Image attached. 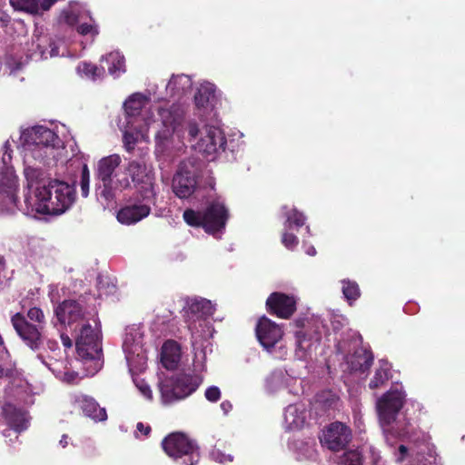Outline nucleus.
<instances>
[{"instance_id": "f257e3e1", "label": "nucleus", "mask_w": 465, "mask_h": 465, "mask_svg": "<svg viewBox=\"0 0 465 465\" xmlns=\"http://www.w3.org/2000/svg\"><path fill=\"white\" fill-rule=\"evenodd\" d=\"M59 132L35 125L21 133L20 150L26 185L20 211L26 215H59L75 201L74 185L59 180L45 181L44 167L64 161L65 149Z\"/></svg>"}, {"instance_id": "f03ea898", "label": "nucleus", "mask_w": 465, "mask_h": 465, "mask_svg": "<svg viewBox=\"0 0 465 465\" xmlns=\"http://www.w3.org/2000/svg\"><path fill=\"white\" fill-rule=\"evenodd\" d=\"M406 393L401 384H395L376 401V410L386 443L393 449L397 463L408 460L410 465H441L434 446L422 440L411 441L406 446L402 441L411 439L412 426L410 420L398 419L399 411L405 402Z\"/></svg>"}, {"instance_id": "7ed1b4c3", "label": "nucleus", "mask_w": 465, "mask_h": 465, "mask_svg": "<svg viewBox=\"0 0 465 465\" xmlns=\"http://www.w3.org/2000/svg\"><path fill=\"white\" fill-rule=\"evenodd\" d=\"M186 108L183 104L159 106L154 113L143 114V123L135 119L125 120L121 127L124 147L132 153L135 145L142 141H148L149 131L154 130L155 154L158 158L173 157L181 153L184 146L183 130Z\"/></svg>"}, {"instance_id": "20e7f679", "label": "nucleus", "mask_w": 465, "mask_h": 465, "mask_svg": "<svg viewBox=\"0 0 465 465\" xmlns=\"http://www.w3.org/2000/svg\"><path fill=\"white\" fill-rule=\"evenodd\" d=\"M57 321L74 335L78 357L90 363L94 375L102 367V344L97 311L84 299L65 300L54 310Z\"/></svg>"}, {"instance_id": "39448f33", "label": "nucleus", "mask_w": 465, "mask_h": 465, "mask_svg": "<svg viewBox=\"0 0 465 465\" xmlns=\"http://www.w3.org/2000/svg\"><path fill=\"white\" fill-rule=\"evenodd\" d=\"M214 312L215 304L202 297L188 298L183 309V317L193 339V346L195 351L193 366L197 371L203 370L205 361V351L196 347L198 339L205 340L213 336V330L210 318Z\"/></svg>"}, {"instance_id": "423d86ee", "label": "nucleus", "mask_w": 465, "mask_h": 465, "mask_svg": "<svg viewBox=\"0 0 465 465\" xmlns=\"http://www.w3.org/2000/svg\"><path fill=\"white\" fill-rule=\"evenodd\" d=\"M207 121L203 122L201 120L202 127L193 119L189 120L186 124L183 121V142L184 144H186V142L190 143L195 151L203 154L208 160L213 161L224 151L226 138L219 126L208 124ZM185 146L181 152L184 150Z\"/></svg>"}, {"instance_id": "0eeeda50", "label": "nucleus", "mask_w": 465, "mask_h": 465, "mask_svg": "<svg viewBox=\"0 0 465 465\" xmlns=\"http://www.w3.org/2000/svg\"><path fill=\"white\" fill-rule=\"evenodd\" d=\"M183 216L188 225L202 226L207 233L220 239L225 230L229 212L223 200L217 198L210 202L203 212L187 209Z\"/></svg>"}, {"instance_id": "6e6552de", "label": "nucleus", "mask_w": 465, "mask_h": 465, "mask_svg": "<svg viewBox=\"0 0 465 465\" xmlns=\"http://www.w3.org/2000/svg\"><path fill=\"white\" fill-rule=\"evenodd\" d=\"M3 150L0 167V213H13L17 209L20 210L17 197L19 183L14 167L10 164L12 150L9 141L5 143Z\"/></svg>"}, {"instance_id": "1a4fd4ad", "label": "nucleus", "mask_w": 465, "mask_h": 465, "mask_svg": "<svg viewBox=\"0 0 465 465\" xmlns=\"http://www.w3.org/2000/svg\"><path fill=\"white\" fill-rule=\"evenodd\" d=\"M37 351V360L45 366L57 379L66 383H73L77 378V372L72 369L71 361L64 357L58 342L47 340L45 347L34 350Z\"/></svg>"}, {"instance_id": "9d476101", "label": "nucleus", "mask_w": 465, "mask_h": 465, "mask_svg": "<svg viewBox=\"0 0 465 465\" xmlns=\"http://www.w3.org/2000/svg\"><path fill=\"white\" fill-rule=\"evenodd\" d=\"M121 163V156L114 153L102 158L97 163V178L104 187L101 194L106 199L111 198L114 192L130 186L127 174L119 170Z\"/></svg>"}, {"instance_id": "9b49d317", "label": "nucleus", "mask_w": 465, "mask_h": 465, "mask_svg": "<svg viewBox=\"0 0 465 465\" xmlns=\"http://www.w3.org/2000/svg\"><path fill=\"white\" fill-rule=\"evenodd\" d=\"M201 382L202 379L196 375L160 376L158 388L163 404L169 405L187 398L197 390Z\"/></svg>"}, {"instance_id": "f8f14e48", "label": "nucleus", "mask_w": 465, "mask_h": 465, "mask_svg": "<svg viewBox=\"0 0 465 465\" xmlns=\"http://www.w3.org/2000/svg\"><path fill=\"white\" fill-rule=\"evenodd\" d=\"M27 318L36 324L30 323L25 316L17 312L12 316L11 322L21 340L31 350L39 349L42 344V330L45 328L46 321L44 312L38 307H32L27 311Z\"/></svg>"}, {"instance_id": "ddd939ff", "label": "nucleus", "mask_w": 465, "mask_h": 465, "mask_svg": "<svg viewBox=\"0 0 465 465\" xmlns=\"http://www.w3.org/2000/svg\"><path fill=\"white\" fill-rule=\"evenodd\" d=\"M255 332L260 344L269 354L278 360L286 358L288 350L283 342L282 326L262 316L256 324Z\"/></svg>"}, {"instance_id": "4468645a", "label": "nucleus", "mask_w": 465, "mask_h": 465, "mask_svg": "<svg viewBox=\"0 0 465 465\" xmlns=\"http://www.w3.org/2000/svg\"><path fill=\"white\" fill-rule=\"evenodd\" d=\"M123 351L132 373L145 368L147 358L143 348V331L140 326L132 325L125 329Z\"/></svg>"}, {"instance_id": "2eb2a0df", "label": "nucleus", "mask_w": 465, "mask_h": 465, "mask_svg": "<svg viewBox=\"0 0 465 465\" xmlns=\"http://www.w3.org/2000/svg\"><path fill=\"white\" fill-rule=\"evenodd\" d=\"M59 21L69 25H75L77 33L84 36H90L91 42L99 34L98 25L90 12L78 2H70L68 7L62 11Z\"/></svg>"}, {"instance_id": "dca6fc26", "label": "nucleus", "mask_w": 465, "mask_h": 465, "mask_svg": "<svg viewBox=\"0 0 465 465\" xmlns=\"http://www.w3.org/2000/svg\"><path fill=\"white\" fill-rule=\"evenodd\" d=\"M165 453L173 460L181 459L184 465H194L200 460V453L196 443L185 434L172 433L162 442Z\"/></svg>"}, {"instance_id": "f3484780", "label": "nucleus", "mask_w": 465, "mask_h": 465, "mask_svg": "<svg viewBox=\"0 0 465 465\" xmlns=\"http://www.w3.org/2000/svg\"><path fill=\"white\" fill-rule=\"evenodd\" d=\"M197 170L193 161H183L173 174L172 190L180 199H187L195 192L198 180Z\"/></svg>"}, {"instance_id": "a211bd4d", "label": "nucleus", "mask_w": 465, "mask_h": 465, "mask_svg": "<svg viewBox=\"0 0 465 465\" xmlns=\"http://www.w3.org/2000/svg\"><path fill=\"white\" fill-rule=\"evenodd\" d=\"M25 51L27 57L35 61L59 55L57 43L39 27L35 28L31 40L25 44Z\"/></svg>"}, {"instance_id": "6ab92c4d", "label": "nucleus", "mask_w": 465, "mask_h": 465, "mask_svg": "<svg viewBox=\"0 0 465 465\" xmlns=\"http://www.w3.org/2000/svg\"><path fill=\"white\" fill-rule=\"evenodd\" d=\"M127 176L136 183L143 184L141 187V196L148 202L154 200L155 191L153 186V168L148 165L143 159L133 160L129 162L127 168L124 170Z\"/></svg>"}, {"instance_id": "aec40b11", "label": "nucleus", "mask_w": 465, "mask_h": 465, "mask_svg": "<svg viewBox=\"0 0 465 465\" xmlns=\"http://www.w3.org/2000/svg\"><path fill=\"white\" fill-rule=\"evenodd\" d=\"M265 390L270 394L287 391L290 394L298 395L302 388L296 375L286 370L276 369L266 377Z\"/></svg>"}, {"instance_id": "412c9836", "label": "nucleus", "mask_w": 465, "mask_h": 465, "mask_svg": "<svg viewBox=\"0 0 465 465\" xmlns=\"http://www.w3.org/2000/svg\"><path fill=\"white\" fill-rule=\"evenodd\" d=\"M217 101L216 87L213 84L204 81L201 83L194 94L195 115L203 122L212 119Z\"/></svg>"}, {"instance_id": "4be33fe9", "label": "nucleus", "mask_w": 465, "mask_h": 465, "mask_svg": "<svg viewBox=\"0 0 465 465\" xmlns=\"http://www.w3.org/2000/svg\"><path fill=\"white\" fill-rule=\"evenodd\" d=\"M351 438V430L341 422H333L322 431L321 442L331 450L345 447Z\"/></svg>"}, {"instance_id": "5701e85b", "label": "nucleus", "mask_w": 465, "mask_h": 465, "mask_svg": "<svg viewBox=\"0 0 465 465\" xmlns=\"http://www.w3.org/2000/svg\"><path fill=\"white\" fill-rule=\"evenodd\" d=\"M296 325L300 330L295 331L296 350L295 355L300 360H305L311 354L312 348L319 340L317 331L309 332L311 325L309 321L297 320Z\"/></svg>"}, {"instance_id": "b1692460", "label": "nucleus", "mask_w": 465, "mask_h": 465, "mask_svg": "<svg viewBox=\"0 0 465 465\" xmlns=\"http://www.w3.org/2000/svg\"><path fill=\"white\" fill-rule=\"evenodd\" d=\"M3 414L9 426V429L3 432L5 438L14 435L15 439H17L18 433L28 428L29 417L25 411L8 403L4 405Z\"/></svg>"}, {"instance_id": "393cba45", "label": "nucleus", "mask_w": 465, "mask_h": 465, "mask_svg": "<svg viewBox=\"0 0 465 465\" xmlns=\"http://www.w3.org/2000/svg\"><path fill=\"white\" fill-rule=\"evenodd\" d=\"M297 299L293 295H288L282 292L272 293L266 305L269 311L280 318H290L296 310Z\"/></svg>"}, {"instance_id": "a878e982", "label": "nucleus", "mask_w": 465, "mask_h": 465, "mask_svg": "<svg viewBox=\"0 0 465 465\" xmlns=\"http://www.w3.org/2000/svg\"><path fill=\"white\" fill-rule=\"evenodd\" d=\"M153 203V200L148 202L143 198V203L127 204L118 211L116 218L122 224H134L150 214Z\"/></svg>"}, {"instance_id": "bb28decb", "label": "nucleus", "mask_w": 465, "mask_h": 465, "mask_svg": "<svg viewBox=\"0 0 465 465\" xmlns=\"http://www.w3.org/2000/svg\"><path fill=\"white\" fill-rule=\"evenodd\" d=\"M71 400L75 408L81 410L84 416L94 421H104L107 419L105 409L101 408L94 398L75 393L71 396Z\"/></svg>"}, {"instance_id": "cd10ccee", "label": "nucleus", "mask_w": 465, "mask_h": 465, "mask_svg": "<svg viewBox=\"0 0 465 465\" xmlns=\"http://www.w3.org/2000/svg\"><path fill=\"white\" fill-rule=\"evenodd\" d=\"M285 217L286 220L284 223V232L282 236V242L287 249L292 250L297 246L299 240L297 236L289 232V231L294 227L300 228L304 225L306 217L296 208H292L289 211H286Z\"/></svg>"}, {"instance_id": "c85d7f7f", "label": "nucleus", "mask_w": 465, "mask_h": 465, "mask_svg": "<svg viewBox=\"0 0 465 465\" xmlns=\"http://www.w3.org/2000/svg\"><path fill=\"white\" fill-rule=\"evenodd\" d=\"M307 420V411L302 402L288 405L283 413V426L287 430L303 428Z\"/></svg>"}, {"instance_id": "c756f323", "label": "nucleus", "mask_w": 465, "mask_h": 465, "mask_svg": "<svg viewBox=\"0 0 465 465\" xmlns=\"http://www.w3.org/2000/svg\"><path fill=\"white\" fill-rule=\"evenodd\" d=\"M150 97L136 93L129 96V98L124 102V111L126 114L125 120L135 119L140 123H143L142 117L145 113H153L150 110L143 109L149 104Z\"/></svg>"}, {"instance_id": "7c9ffc66", "label": "nucleus", "mask_w": 465, "mask_h": 465, "mask_svg": "<svg viewBox=\"0 0 465 465\" xmlns=\"http://www.w3.org/2000/svg\"><path fill=\"white\" fill-rule=\"evenodd\" d=\"M193 81L187 74L173 75L166 85V91L173 98H182L192 88Z\"/></svg>"}, {"instance_id": "2f4dec72", "label": "nucleus", "mask_w": 465, "mask_h": 465, "mask_svg": "<svg viewBox=\"0 0 465 465\" xmlns=\"http://www.w3.org/2000/svg\"><path fill=\"white\" fill-rule=\"evenodd\" d=\"M346 364L351 371L365 372L369 370L373 361V356L371 352L363 349H359L351 356H346Z\"/></svg>"}, {"instance_id": "473e14b6", "label": "nucleus", "mask_w": 465, "mask_h": 465, "mask_svg": "<svg viewBox=\"0 0 465 465\" xmlns=\"http://www.w3.org/2000/svg\"><path fill=\"white\" fill-rule=\"evenodd\" d=\"M181 359V350L177 342L167 341L163 343L161 352V361L163 365L168 370H173L177 367Z\"/></svg>"}, {"instance_id": "72a5a7b5", "label": "nucleus", "mask_w": 465, "mask_h": 465, "mask_svg": "<svg viewBox=\"0 0 465 465\" xmlns=\"http://www.w3.org/2000/svg\"><path fill=\"white\" fill-rule=\"evenodd\" d=\"M108 65V72L114 78L119 77L125 72L124 57L119 52H112L104 57Z\"/></svg>"}, {"instance_id": "f704fd0d", "label": "nucleus", "mask_w": 465, "mask_h": 465, "mask_svg": "<svg viewBox=\"0 0 465 465\" xmlns=\"http://www.w3.org/2000/svg\"><path fill=\"white\" fill-rule=\"evenodd\" d=\"M391 377V364L385 360H381L379 361V368L375 371L369 387L372 390L379 389L384 385Z\"/></svg>"}, {"instance_id": "c9c22d12", "label": "nucleus", "mask_w": 465, "mask_h": 465, "mask_svg": "<svg viewBox=\"0 0 465 465\" xmlns=\"http://www.w3.org/2000/svg\"><path fill=\"white\" fill-rule=\"evenodd\" d=\"M341 292L346 301L351 305L361 296L358 283L354 281L344 279L341 281Z\"/></svg>"}, {"instance_id": "e433bc0d", "label": "nucleus", "mask_w": 465, "mask_h": 465, "mask_svg": "<svg viewBox=\"0 0 465 465\" xmlns=\"http://www.w3.org/2000/svg\"><path fill=\"white\" fill-rule=\"evenodd\" d=\"M12 7L20 12L36 15L40 12L38 0H9Z\"/></svg>"}, {"instance_id": "4c0bfd02", "label": "nucleus", "mask_w": 465, "mask_h": 465, "mask_svg": "<svg viewBox=\"0 0 465 465\" xmlns=\"http://www.w3.org/2000/svg\"><path fill=\"white\" fill-rule=\"evenodd\" d=\"M297 460H311L316 456L315 444L312 441H301L296 448Z\"/></svg>"}, {"instance_id": "58836bf2", "label": "nucleus", "mask_w": 465, "mask_h": 465, "mask_svg": "<svg viewBox=\"0 0 465 465\" xmlns=\"http://www.w3.org/2000/svg\"><path fill=\"white\" fill-rule=\"evenodd\" d=\"M76 71L80 75L92 80H95L103 74V71L96 65L86 62L80 63L76 67Z\"/></svg>"}, {"instance_id": "ea45409f", "label": "nucleus", "mask_w": 465, "mask_h": 465, "mask_svg": "<svg viewBox=\"0 0 465 465\" xmlns=\"http://www.w3.org/2000/svg\"><path fill=\"white\" fill-rule=\"evenodd\" d=\"M340 465H362L363 458L359 450H349L339 459Z\"/></svg>"}, {"instance_id": "a19ab883", "label": "nucleus", "mask_w": 465, "mask_h": 465, "mask_svg": "<svg viewBox=\"0 0 465 465\" xmlns=\"http://www.w3.org/2000/svg\"><path fill=\"white\" fill-rule=\"evenodd\" d=\"M9 354L6 349L0 347V378L11 377L14 372L13 364L8 361Z\"/></svg>"}, {"instance_id": "79ce46f5", "label": "nucleus", "mask_w": 465, "mask_h": 465, "mask_svg": "<svg viewBox=\"0 0 465 465\" xmlns=\"http://www.w3.org/2000/svg\"><path fill=\"white\" fill-rule=\"evenodd\" d=\"M81 193L83 197H87L90 188V171L86 164L82 168L80 179Z\"/></svg>"}, {"instance_id": "37998d69", "label": "nucleus", "mask_w": 465, "mask_h": 465, "mask_svg": "<svg viewBox=\"0 0 465 465\" xmlns=\"http://www.w3.org/2000/svg\"><path fill=\"white\" fill-rule=\"evenodd\" d=\"M5 64L10 75H17L25 66V63L22 60H18L14 56L7 57Z\"/></svg>"}, {"instance_id": "c03bdc74", "label": "nucleus", "mask_w": 465, "mask_h": 465, "mask_svg": "<svg viewBox=\"0 0 465 465\" xmlns=\"http://www.w3.org/2000/svg\"><path fill=\"white\" fill-rule=\"evenodd\" d=\"M134 382L140 393L148 401L153 400V391L149 384L142 379L134 378Z\"/></svg>"}, {"instance_id": "a18cd8bd", "label": "nucleus", "mask_w": 465, "mask_h": 465, "mask_svg": "<svg viewBox=\"0 0 465 465\" xmlns=\"http://www.w3.org/2000/svg\"><path fill=\"white\" fill-rule=\"evenodd\" d=\"M211 457L213 460L219 463H228L233 460V457L231 454H225L220 450H213L211 453Z\"/></svg>"}, {"instance_id": "49530a36", "label": "nucleus", "mask_w": 465, "mask_h": 465, "mask_svg": "<svg viewBox=\"0 0 465 465\" xmlns=\"http://www.w3.org/2000/svg\"><path fill=\"white\" fill-rule=\"evenodd\" d=\"M205 398L211 402H216L221 398V391L217 386H210L205 391Z\"/></svg>"}, {"instance_id": "de8ad7c7", "label": "nucleus", "mask_w": 465, "mask_h": 465, "mask_svg": "<svg viewBox=\"0 0 465 465\" xmlns=\"http://www.w3.org/2000/svg\"><path fill=\"white\" fill-rule=\"evenodd\" d=\"M369 451L371 454L372 465H386L385 462L381 460L380 452L374 447L371 446Z\"/></svg>"}, {"instance_id": "09e8293b", "label": "nucleus", "mask_w": 465, "mask_h": 465, "mask_svg": "<svg viewBox=\"0 0 465 465\" xmlns=\"http://www.w3.org/2000/svg\"><path fill=\"white\" fill-rule=\"evenodd\" d=\"M48 296L52 302H57L59 299L58 287L55 284H50L48 286Z\"/></svg>"}, {"instance_id": "8fccbe9b", "label": "nucleus", "mask_w": 465, "mask_h": 465, "mask_svg": "<svg viewBox=\"0 0 465 465\" xmlns=\"http://www.w3.org/2000/svg\"><path fill=\"white\" fill-rule=\"evenodd\" d=\"M150 431L151 427L149 425H145L143 422H138L136 425L135 436L138 437V433L147 436L150 433Z\"/></svg>"}, {"instance_id": "3c124183", "label": "nucleus", "mask_w": 465, "mask_h": 465, "mask_svg": "<svg viewBox=\"0 0 465 465\" xmlns=\"http://www.w3.org/2000/svg\"><path fill=\"white\" fill-rule=\"evenodd\" d=\"M61 341L64 348L70 349L73 346V340L68 336V334L62 332Z\"/></svg>"}, {"instance_id": "603ef678", "label": "nucleus", "mask_w": 465, "mask_h": 465, "mask_svg": "<svg viewBox=\"0 0 465 465\" xmlns=\"http://www.w3.org/2000/svg\"><path fill=\"white\" fill-rule=\"evenodd\" d=\"M10 21L9 15L0 9V26H6Z\"/></svg>"}, {"instance_id": "864d4df0", "label": "nucleus", "mask_w": 465, "mask_h": 465, "mask_svg": "<svg viewBox=\"0 0 465 465\" xmlns=\"http://www.w3.org/2000/svg\"><path fill=\"white\" fill-rule=\"evenodd\" d=\"M220 408L222 409L224 414H227L232 411V405L230 401H224L221 403Z\"/></svg>"}, {"instance_id": "5fc2aeb1", "label": "nucleus", "mask_w": 465, "mask_h": 465, "mask_svg": "<svg viewBox=\"0 0 465 465\" xmlns=\"http://www.w3.org/2000/svg\"><path fill=\"white\" fill-rule=\"evenodd\" d=\"M69 444V438L67 435H63L62 436V439L60 440L59 441V445L62 447V448H66L67 445Z\"/></svg>"}, {"instance_id": "6e6d98bb", "label": "nucleus", "mask_w": 465, "mask_h": 465, "mask_svg": "<svg viewBox=\"0 0 465 465\" xmlns=\"http://www.w3.org/2000/svg\"><path fill=\"white\" fill-rule=\"evenodd\" d=\"M306 252L307 254L311 255V256H313L315 255L316 253V250L313 246H310L307 250H306Z\"/></svg>"}, {"instance_id": "4d7b16f0", "label": "nucleus", "mask_w": 465, "mask_h": 465, "mask_svg": "<svg viewBox=\"0 0 465 465\" xmlns=\"http://www.w3.org/2000/svg\"><path fill=\"white\" fill-rule=\"evenodd\" d=\"M337 350L338 351L341 353V354H345V350L343 349L342 347V344L341 343H339L338 346H337Z\"/></svg>"}, {"instance_id": "13d9d810", "label": "nucleus", "mask_w": 465, "mask_h": 465, "mask_svg": "<svg viewBox=\"0 0 465 465\" xmlns=\"http://www.w3.org/2000/svg\"><path fill=\"white\" fill-rule=\"evenodd\" d=\"M0 347L5 349V343H4V340L2 338V336L0 335Z\"/></svg>"}, {"instance_id": "bf43d9fd", "label": "nucleus", "mask_w": 465, "mask_h": 465, "mask_svg": "<svg viewBox=\"0 0 465 465\" xmlns=\"http://www.w3.org/2000/svg\"><path fill=\"white\" fill-rule=\"evenodd\" d=\"M306 230H307L308 232H310V227L309 226L306 227Z\"/></svg>"}]
</instances>
